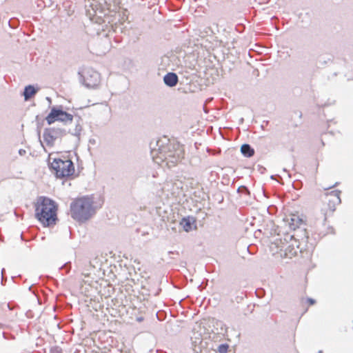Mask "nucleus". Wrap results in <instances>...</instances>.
I'll list each match as a JSON object with an SVG mask.
<instances>
[{"mask_svg":"<svg viewBox=\"0 0 353 353\" xmlns=\"http://www.w3.org/2000/svg\"><path fill=\"white\" fill-rule=\"evenodd\" d=\"M50 166L55 171L57 176L60 178L69 176L74 172L73 163L70 159H54Z\"/></svg>","mask_w":353,"mask_h":353,"instance_id":"nucleus-4","label":"nucleus"},{"mask_svg":"<svg viewBox=\"0 0 353 353\" xmlns=\"http://www.w3.org/2000/svg\"><path fill=\"white\" fill-rule=\"evenodd\" d=\"M85 9L86 14L91 20H94V17H101L102 9L101 4L97 0H85Z\"/></svg>","mask_w":353,"mask_h":353,"instance_id":"nucleus-8","label":"nucleus"},{"mask_svg":"<svg viewBox=\"0 0 353 353\" xmlns=\"http://www.w3.org/2000/svg\"><path fill=\"white\" fill-rule=\"evenodd\" d=\"M46 100L49 102V103H51V99L50 97H46Z\"/></svg>","mask_w":353,"mask_h":353,"instance_id":"nucleus-23","label":"nucleus"},{"mask_svg":"<svg viewBox=\"0 0 353 353\" xmlns=\"http://www.w3.org/2000/svg\"><path fill=\"white\" fill-rule=\"evenodd\" d=\"M39 89L34 88L33 85H29L25 87L23 92V97L25 101H28L33 97L38 91Z\"/></svg>","mask_w":353,"mask_h":353,"instance_id":"nucleus-15","label":"nucleus"},{"mask_svg":"<svg viewBox=\"0 0 353 353\" xmlns=\"http://www.w3.org/2000/svg\"><path fill=\"white\" fill-rule=\"evenodd\" d=\"M340 194L341 191L333 190L325 194L324 201L327 203V205L332 203V205L330 206V212H334L335 210L336 205L341 203Z\"/></svg>","mask_w":353,"mask_h":353,"instance_id":"nucleus-10","label":"nucleus"},{"mask_svg":"<svg viewBox=\"0 0 353 353\" xmlns=\"http://www.w3.org/2000/svg\"><path fill=\"white\" fill-rule=\"evenodd\" d=\"M57 210V205L52 200L43 196L38 198L35 204V216L44 226L56 223Z\"/></svg>","mask_w":353,"mask_h":353,"instance_id":"nucleus-3","label":"nucleus"},{"mask_svg":"<svg viewBox=\"0 0 353 353\" xmlns=\"http://www.w3.org/2000/svg\"><path fill=\"white\" fill-rule=\"evenodd\" d=\"M307 301L310 303V305H313L315 303L314 300L310 298L307 299Z\"/></svg>","mask_w":353,"mask_h":353,"instance_id":"nucleus-20","label":"nucleus"},{"mask_svg":"<svg viewBox=\"0 0 353 353\" xmlns=\"http://www.w3.org/2000/svg\"><path fill=\"white\" fill-rule=\"evenodd\" d=\"M288 225L290 229L296 230L304 225L303 220L296 214H292L290 218L288 219Z\"/></svg>","mask_w":353,"mask_h":353,"instance_id":"nucleus-13","label":"nucleus"},{"mask_svg":"<svg viewBox=\"0 0 353 353\" xmlns=\"http://www.w3.org/2000/svg\"><path fill=\"white\" fill-rule=\"evenodd\" d=\"M19 152L21 155H22L26 153V151L24 150H19Z\"/></svg>","mask_w":353,"mask_h":353,"instance_id":"nucleus-22","label":"nucleus"},{"mask_svg":"<svg viewBox=\"0 0 353 353\" xmlns=\"http://www.w3.org/2000/svg\"><path fill=\"white\" fill-rule=\"evenodd\" d=\"M241 153L246 157H251L254 154V150L249 144H243L241 147Z\"/></svg>","mask_w":353,"mask_h":353,"instance_id":"nucleus-16","label":"nucleus"},{"mask_svg":"<svg viewBox=\"0 0 353 353\" xmlns=\"http://www.w3.org/2000/svg\"><path fill=\"white\" fill-rule=\"evenodd\" d=\"M65 135V131L61 128H50L45 129L43 134V140L48 147H52L57 139Z\"/></svg>","mask_w":353,"mask_h":353,"instance_id":"nucleus-7","label":"nucleus"},{"mask_svg":"<svg viewBox=\"0 0 353 353\" xmlns=\"http://www.w3.org/2000/svg\"><path fill=\"white\" fill-rule=\"evenodd\" d=\"M48 124L51 125L55 121H61L67 124L71 123L73 120V116L65 111L61 108L57 107H52L50 113L46 118Z\"/></svg>","mask_w":353,"mask_h":353,"instance_id":"nucleus-5","label":"nucleus"},{"mask_svg":"<svg viewBox=\"0 0 353 353\" xmlns=\"http://www.w3.org/2000/svg\"><path fill=\"white\" fill-rule=\"evenodd\" d=\"M75 131L76 132H75V133L74 134L76 135V136L79 135L80 131H81V128L80 127L79 128L78 125H77Z\"/></svg>","mask_w":353,"mask_h":353,"instance_id":"nucleus-19","label":"nucleus"},{"mask_svg":"<svg viewBox=\"0 0 353 353\" xmlns=\"http://www.w3.org/2000/svg\"><path fill=\"white\" fill-rule=\"evenodd\" d=\"M70 212L74 219L79 222L88 221L97 212L93 197L87 196L75 199L70 204Z\"/></svg>","mask_w":353,"mask_h":353,"instance_id":"nucleus-2","label":"nucleus"},{"mask_svg":"<svg viewBox=\"0 0 353 353\" xmlns=\"http://www.w3.org/2000/svg\"><path fill=\"white\" fill-rule=\"evenodd\" d=\"M180 225L185 232H190L196 228V219L193 216L183 217L180 222Z\"/></svg>","mask_w":353,"mask_h":353,"instance_id":"nucleus-12","label":"nucleus"},{"mask_svg":"<svg viewBox=\"0 0 353 353\" xmlns=\"http://www.w3.org/2000/svg\"><path fill=\"white\" fill-rule=\"evenodd\" d=\"M61 269H66V271L68 272V265L67 264H65L62 268Z\"/></svg>","mask_w":353,"mask_h":353,"instance_id":"nucleus-21","label":"nucleus"},{"mask_svg":"<svg viewBox=\"0 0 353 353\" xmlns=\"http://www.w3.org/2000/svg\"><path fill=\"white\" fill-rule=\"evenodd\" d=\"M228 345L221 344L219 346L218 350L220 353H226L228 352Z\"/></svg>","mask_w":353,"mask_h":353,"instance_id":"nucleus-17","label":"nucleus"},{"mask_svg":"<svg viewBox=\"0 0 353 353\" xmlns=\"http://www.w3.org/2000/svg\"><path fill=\"white\" fill-rule=\"evenodd\" d=\"M286 241L285 244L283 243V245L281 246V256L284 258L292 259L294 256H297L299 252H302V248H300V243L296 239H293L292 236H290V241L288 242L286 239H285Z\"/></svg>","mask_w":353,"mask_h":353,"instance_id":"nucleus-6","label":"nucleus"},{"mask_svg":"<svg viewBox=\"0 0 353 353\" xmlns=\"http://www.w3.org/2000/svg\"><path fill=\"white\" fill-rule=\"evenodd\" d=\"M151 156L159 164L165 163L168 168L175 166L184 159L183 146L177 142H170L165 139L150 143Z\"/></svg>","mask_w":353,"mask_h":353,"instance_id":"nucleus-1","label":"nucleus"},{"mask_svg":"<svg viewBox=\"0 0 353 353\" xmlns=\"http://www.w3.org/2000/svg\"><path fill=\"white\" fill-rule=\"evenodd\" d=\"M100 82V74L98 72L92 69L88 70L84 76V84L86 87L94 88Z\"/></svg>","mask_w":353,"mask_h":353,"instance_id":"nucleus-9","label":"nucleus"},{"mask_svg":"<svg viewBox=\"0 0 353 353\" xmlns=\"http://www.w3.org/2000/svg\"><path fill=\"white\" fill-rule=\"evenodd\" d=\"M62 349L59 346H53L50 349V353H62Z\"/></svg>","mask_w":353,"mask_h":353,"instance_id":"nucleus-18","label":"nucleus"},{"mask_svg":"<svg viewBox=\"0 0 353 353\" xmlns=\"http://www.w3.org/2000/svg\"><path fill=\"white\" fill-rule=\"evenodd\" d=\"M332 205V203L330 205H327L326 203V206L323 207L321 209V216L319 218V220L315 223V227L318 230H319L320 233H323V231L321 230V226H324L325 225V222L327 220V215L328 214L332 213L333 212H330V206Z\"/></svg>","mask_w":353,"mask_h":353,"instance_id":"nucleus-11","label":"nucleus"},{"mask_svg":"<svg viewBox=\"0 0 353 353\" xmlns=\"http://www.w3.org/2000/svg\"><path fill=\"white\" fill-rule=\"evenodd\" d=\"M319 353H322V352H321V351H319Z\"/></svg>","mask_w":353,"mask_h":353,"instance_id":"nucleus-24","label":"nucleus"},{"mask_svg":"<svg viewBox=\"0 0 353 353\" xmlns=\"http://www.w3.org/2000/svg\"><path fill=\"white\" fill-rule=\"evenodd\" d=\"M178 81V76L174 72H168L163 77L164 83L169 87L175 86Z\"/></svg>","mask_w":353,"mask_h":353,"instance_id":"nucleus-14","label":"nucleus"}]
</instances>
